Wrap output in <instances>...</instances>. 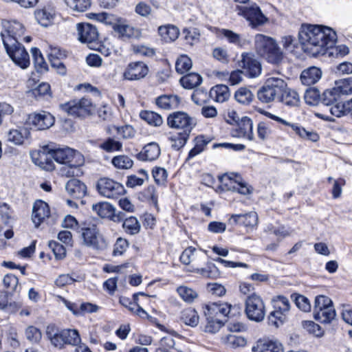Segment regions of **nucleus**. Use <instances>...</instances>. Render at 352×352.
Listing matches in <instances>:
<instances>
[{"label":"nucleus","instance_id":"f257e3e1","mask_svg":"<svg viewBox=\"0 0 352 352\" xmlns=\"http://www.w3.org/2000/svg\"><path fill=\"white\" fill-rule=\"evenodd\" d=\"M298 38L304 51L316 56L324 54L326 48L331 47L337 39V35L328 27L302 25Z\"/></svg>","mask_w":352,"mask_h":352},{"label":"nucleus","instance_id":"f03ea898","mask_svg":"<svg viewBox=\"0 0 352 352\" xmlns=\"http://www.w3.org/2000/svg\"><path fill=\"white\" fill-rule=\"evenodd\" d=\"M38 158H35L32 155V160L36 164H38L42 168L47 170H52L54 169V164L48 158H53L56 162L62 164H67V163L73 162L76 158L80 159L79 155H76L74 151L67 147L63 148L50 149L47 153L44 151L36 153Z\"/></svg>","mask_w":352,"mask_h":352},{"label":"nucleus","instance_id":"7ed1b4c3","mask_svg":"<svg viewBox=\"0 0 352 352\" xmlns=\"http://www.w3.org/2000/svg\"><path fill=\"white\" fill-rule=\"evenodd\" d=\"M254 46L258 54L265 58L269 63L278 65L282 62L283 53L274 38L257 34L254 38Z\"/></svg>","mask_w":352,"mask_h":352},{"label":"nucleus","instance_id":"20e7f679","mask_svg":"<svg viewBox=\"0 0 352 352\" xmlns=\"http://www.w3.org/2000/svg\"><path fill=\"white\" fill-rule=\"evenodd\" d=\"M46 335L50 343L58 349H63L65 345L78 346L81 339L76 329H58L54 324L47 327Z\"/></svg>","mask_w":352,"mask_h":352},{"label":"nucleus","instance_id":"39448f33","mask_svg":"<svg viewBox=\"0 0 352 352\" xmlns=\"http://www.w3.org/2000/svg\"><path fill=\"white\" fill-rule=\"evenodd\" d=\"M287 83L280 78L271 77L257 91V98L263 103H270L278 97L286 87Z\"/></svg>","mask_w":352,"mask_h":352},{"label":"nucleus","instance_id":"423d86ee","mask_svg":"<svg viewBox=\"0 0 352 352\" xmlns=\"http://www.w3.org/2000/svg\"><path fill=\"white\" fill-rule=\"evenodd\" d=\"M83 243L88 247L96 250H102L108 246V242L105 238L100 234L99 230L94 224L81 223L80 226Z\"/></svg>","mask_w":352,"mask_h":352},{"label":"nucleus","instance_id":"0eeeda50","mask_svg":"<svg viewBox=\"0 0 352 352\" xmlns=\"http://www.w3.org/2000/svg\"><path fill=\"white\" fill-rule=\"evenodd\" d=\"M3 45L7 54L16 65L22 69H25L29 66V54L19 41L8 38Z\"/></svg>","mask_w":352,"mask_h":352},{"label":"nucleus","instance_id":"6e6552de","mask_svg":"<svg viewBox=\"0 0 352 352\" xmlns=\"http://www.w3.org/2000/svg\"><path fill=\"white\" fill-rule=\"evenodd\" d=\"M236 10L239 15L243 16L249 22V25L252 28H257L268 21L267 17L255 3L248 6H237Z\"/></svg>","mask_w":352,"mask_h":352},{"label":"nucleus","instance_id":"1a4fd4ad","mask_svg":"<svg viewBox=\"0 0 352 352\" xmlns=\"http://www.w3.org/2000/svg\"><path fill=\"white\" fill-rule=\"evenodd\" d=\"M245 314L248 318L256 322L263 321L265 316V304L262 298L252 294L245 300Z\"/></svg>","mask_w":352,"mask_h":352},{"label":"nucleus","instance_id":"9d476101","mask_svg":"<svg viewBox=\"0 0 352 352\" xmlns=\"http://www.w3.org/2000/svg\"><path fill=\"white\" fill-rule=\"evenodd\" d=\"M61 108L69 115L76 117L87 116L92 113L94 109L91 100L87 98L69 101L61 104Z\"/></svg>","mask_w":352,"mask_h":352},{"label":"nucleus","instance_id":"9b49d317","mask_svg":"<svg viewBox=\"0 0 352 352\" xmlns=\"http://www.w3.org/2000/svg\"><path fill=\"white\" fill-rule=\"evenodd\" d=\"M195 124L194 119L184 111L173 112L167 118V125L170 128L182 129L185 134H190Z\"/></svg>","mask_w":352,"mask_h":352},{"label":"nucleus","instance_id":"f8f14e48","mask_svg":"<svg viewBox=\"0 0 352 352\" xmlns=\"http://www.w3.org/2000/svg\"><path fill=\"white\" fill-rule=\"evenodd\" d=\"M220 188L222 190L237 192L242 195L251 193L252 190L248 184L242 181L240 176L231 173L225 174L219 177Z\"/></svg>","mask_w":352,"mask_h":352},{"label":"nucleus","instance_id":"ddd939ff","mask_svg":"<svg viewBox=\"0 0 352 352\" xmlns=\"http://www.w3.org/2000/svg\"><path fill=\"white\" fill-rule=\"evenodd\" d=\"M96 187L100 195L109 199L117 198L124 192L121 184L107 177L100 178Z\"/></svg>","mask_w":352,"mask_h":352},{"label":"nucleus","instance_id":"4468645a","mask_svg":"<svg viewBox=\"0 0 352 352\" xmlns=\"http://www.w3.org/2000/svg\"><path fill=\"white\" fill-rule=\"evenodd\" d=\"M239 66L251 78L258 76L261 72V65L252 53H243Z\"/></svg>","mask_w":352,"mask_h":352},{"label":"nucleus","instance_id":"2eb2a0df","mask_svg":"<svg viewBox=\"0 0 352 352\" xmlns=\"http://www.w3.org/2000/svg\"><path fill=\"white\" fill-rule=\"evenodd\" d=\"M28 122L36 130H45L54 124V118L49 112L43 111L29 115Z\"/></svg>","mask_w":352,"mask_h":352},{"label":"nucleus","instance_id":"dca6fc26","mask_svg":"<svg viewBox=\"0 0 352 352\" xmlns=\"http://www.w3.org/2000/svg\"><path fill=\"white\" fill-rule=\"evenodd\" d=\"M148 73L146 64L141 61L131 63L123 73V78L128 80H139L144 78Z\"/></svg>","mask_w":352,"mask_h":352},{"label":"nucleus","instance_id":"f3484780","mask_svg":"<svg viewBox=\"0 0 352 352\" xmlns=\"http://www.w3.org/2000/svg\"><path fill=\"white\" fill-rule=\"evenodd\" d=\"M78 31L79 40L82 43H87L89 48H94L98 37L96 28L89 23L78 24Z\"/></svg>","mask_w":352,"mask_h":352},{"label":"nucleus","instance_id":"a211bd4d","mask_svg":"<svg viewBox=\"0 0 352 352\" xmlns=\"http://www.w3.org/2000/svg\"><path fill=\"white\" fill-rule=\"evenodd\" d=\"M67 56L66 52L58 46H50L48 58L53 67L56 68L57 72L60 75L66 74V68L61 60Z\"/></svg>","mask_w":352,"mask_h":352},{"label":"nucleus","instance_id":"6ab92c4d","mask_svg":"<svg viewBox=\"0 0 352 352\" xmlns=\"http://www.w3.org/2000/svg\"><path fill=\"white\" fill-rule=\"evenodd\" d=\"M253 123L250 118L243 117L236 124V127L232 130V135L236 138H244L248 140L254 139L252 132Z\"/></svg>","mask_w":352,"mask_h":352},{"label":"nucleus","instance_id":"aec40b11","mask_svg":"<svg viewBox=\"0 0 352 352\" xmlns=\"http://www.w3.org/2000/svg\"><path fill=\"white\" fill-rule=\"evenodd\" d=\"M3 27L5 30L1 32L3 44H5L6 39L8 38L19 41V39L25 32L24 26L18 21L6 22L4 23Z\"/></svg>","mask_w":352,"mask_h":352},{"label":"nucleus","instance_id":"412c9836","mask_svg":"<svg viewBox=\"0 0 352 352\" xmlns=\"http://www.w3.org/2000/svg\"><path fill=\"white\" fill-rule=\"evenodd\" d=\"M50 215V210L47 203L43 201H36L32 208V219L38 228L39 225Z\"/></svg>","mask_w":352,"mask_h":352},{"label":"nucleus","instance_id":"4be33fe9","mask_svg":"<svg viewBox=\"0 0 352 352\" xmlns=\"http://www.w3.org/2000/svg\"><path fill=\"white\" fill-rule=\"evenodd\" d=\"M185 270L188 272L195 273L204 278H217L221 275L220 270L217 265H185Z\"/></svg>","mask_w":352,"mask_h":352},{"label":"nucleus","instance_id":"5701e85b","mask_svg":"<svg viewBox=\"0 0 352 352\" xmlns=\"http://www.w3.org/2000/svg\"><path fill=\"white\" fill-rule=\"evenodd\" d=\"M56 10L54 8L48 4L42 9H38L34 12V16L37 22L43 27L50 25L54 19Z\"/></svg>","mask_w":352,"mask_h":352},{"label":"nucleus","instance_id":"b1692460","mask_svg":"<svg viewBox=\"0 0 352 352\" xmlns=\"http://www.w3.org/2000/svg\"><path fill=\"white\" fill-rule=\"evenodd\" d=\"M258 221L257 213L254 211L243 214H232L229 222L233 224H243L248 228L252 229L257 226Z\"/></svg>","mask_w":352,"mask_h":352},{"label":"nucleus","instance_id":"393cba45","mask_svg":"<svg viewBox=\"0 0 352 352\" xmlns=\"http://www.w3.org/2000/svg\"><path fill=\"white\" fill-rule=\"evenodd\" d=\"M231 310V305L227 302H213L205 307L204 314L218 318L219 316H227Z\"/></svg>","mask_w":352,"mask_h":352},{"label":"nucleus","instance_id":"a878e982","mask_svg":"<svg viewBox=\"0 0 352 352\" xmlns=\"http://www.w3.org/2000/svg\"><path fill=\"white\" fill-rule=\"evenodd\" d=\"M220 34L227 39L228 43L239 47H245L251 43L250 39L245 35L237 34L230 30L221 29Z\"/></svg>","mask_w":352,"mask_h":352},{"label":"nucleus","instance_id":"bb28decb","mask_svg":"<svg viewBox=\"0 0 352 352\" xmlns=\"http://www.w3.org/2000/svg\"><path fill=\"white\" fill-rule=\"evenodd\" d=\"M65 190L74 199H81L87 193L85 184L77 179H69L65 185Z\"/></svg>","mask_w":352,"mask_h":352},{"label":"nucleus","instance_id":"cd10ccee","mask_svg":"<svg viewBox=\"0 0 352 352\" xmlns=\"http://www.w3.org/2000/svg\"><path fill=\"white\" fill-rule=\"evenodd\" d=\"M160 153L159 145L155 142H151L144 146L138 155V158L142 161H154L160 157Z\"/></svg>","mask_w":352,"mask_h":352},{"label":"nucleus","instance_id":"c85d7f7f","mask_svg":"<svg viewBox=\"0 0 352 352\" xmlns=\"http://www.w3.org/2000/svg\"><path fill=\"white\" fill-rule=\"evenodd\" d=\"M155 102L160 108L170 110L179 107L180 98L176 95H162L156 98Z\"/></svg>","mask_w":352,"mask_h":352},{"label":"nucleus","instance_id":"c756f323","mask_svg":"<svg viewBox=\"0 0 352 352\" xmlns=\"http://www.w3.org/2000/svg\"><path fill=\"white\" fill-rule=\"evenodd\" d=\"M322 77V71L317 67H310L302 71L300 80L304 85H311L317 82Z\"/></svg>","mask_w":352,"mask_h":352},{"label":"nucleus","instance_id":"7c9ffc66","mask_svg":"<svg viewBox=\"0 0 352 352\" xmlns=\"http://www.w3.org/2000/svg\"><path fill=\"white\" fill-rule=\"evenodd\" d=\"M82 163V160L80 157L78 159V162L77 160H75L73 162L63 164L60 170V174L67 177L80 176L82 174L80 167Z\"/></svg>","mask_w":352,"mask_h":352},{"label":"nucleus","instance_id":"2f4dec72","mask_svg":"<svg viewBox=\"0 0 352 352\" xmlns=\"http://www.w3.org/2000/svg\"><path fill=\"white\" fill-rule=\"evenodd\" d=\"M278 101L289 107H296L300 102V98L296 91L286 87L280 94Z\"/></svg>","mask_w":352,"mask_h":352},{"label":"nucleus","instance_id":"473e14b6","mask_svg":"<svg viewBox=\"0 0 352 352\" xmlns=\"http://www.w3.org/2000/svg\"><path fill=\"white\" fill-rule=\"evenodd\" d=\"M210 96L216 102H223L229 99L230 94L228 86L218 85L210 89Z\"/></svg>","mask_w":352,"mask_h":352},{"label":"nucleus","instance_id":"72a5a7b5","mask_svg":"<svg viewBox=\"0 0 352 352\" xmlns=\"http://www.w3.org/2000/svg\"><path fill=\"white\" fill-rule=\"evenodd\" d=\"M158 32L162 38L166 42H171L176 40L179 34V29L173 25L160 26Z\"/></svg>","mask_w":352,"mask_h":352},{"label":"nucleus","instance_id":"f704fd0d","mask_svg":"<svg viewBox=\"0 0 352 352\" xmlns=\"http://www.w3.org/2000/svg\"><path fill=\"white\" fill-rule=\"evenodd\" d=\"M113 30L118 34L119 36L122 38L135 37L138 34L137 30L125 23L121 19H119L118 23L114 26Z\"/></svg>","mask_w":352,"mask_h":352},{"label":"nucleus","instance_id":"c9c22d12","mask_svg":"<svg viewBox=\"0 0 352 352\" xmlns=\"http://www.w3.org/2000/svg\"><path fill=\"white\" fill-rule=\"evenodd\" d=\"M29 132L25 129H12L8 133V141L15 145H21L28 139Z\"/></svg>","mask_w":352,"mask_h":352},{"label":"nucleus","instance_id":"e433bc0d","mask_svg":"<svg viewBox=\"0 0 352 352\" xmlns=\"http://www.w3.org/2000/svg\"><path fill=\"white\" fill-rule=\"evenodd\" d=\"M181 320L186 325L196 327L199 320V317L195 309L187 308L182 311Z\"/></svg>","mask_w":352,"mask_h":352},{"label":"nucleus","instance_id":"4c0bfd02","mask_svg":"<svg viewBox=\"0 0 352 352\" xmlns=\"http://www.w3.org/2000/svg\"><path fill=\"white\" fill-rule=\"evenodd\" d=\"M254 94L251 90L245 87H241L235 92L234 98L240 104H250L254 100Z\"/></svg>","mask_w":352,"mask_h":352},{"label":"nucleus","instance_id":"58836bf2","mask_svg":"<svg viewBox=\"0 0 352 352\" xmlns=\"http://www.w3.org/2000/svg\"><path fill=\"white\" fill-rule=\"evenodd\" d=\"M202 81L201 76L196 73H190L180 79L182 85L185 89H191L199 86Z\"/></svg>","mask_w":352,"mask_h":352},{"label":"nucleus","instance_id":"ea45409f","mask_svg":"<svg viewBox=\"0 0 352 352\" xmlns=\"http://www.w3.org/2000/svg\"><path fill=\"white\" fill-rule=\"evenodd\" d=\"M314 318L321 323H329L336 317V311L333 307H326V309L314 312Z\"/></svg>","mask_w":352,"mask_h":352},{"label":"nucleus","instance_id":"a19ab883","mask_svg":"<svg viewBox=\"0 0 352 352\" xmlns=\"http://www.w3.org/2000/svg\"><path fill=\"white\" fill-rule=\"evenodd\" d=\"M340 98V93L337 88L325 90L320 95V102L326 106L333 105Z\"/></svg>","mask_w":352,"mask_h":352},{"label":"nucleus","instance_id":"79ce46f5","mask_svg":"<svg viewBox=\"0 0 352 352\" xmlns=\"http://www.w3.org/2000/svg\"><path fill=\"white\" fill-rule=\"evenodd\" d=\"M92 209L102 218H110L113 212V207L107 202L93 204Z\"/></svg>","mask_w":352,"mask_h":352},{"label":"nucleus","instance_id":"37998d69","mask_svg":"<svg viewBox=\"0 0 352 352\" xmlns=\"http://www.w3.org/2000/svg\"><path fill=\"white\" fill-rule=\"evenodd\" d=\"M124 231L131 235L136 234L140 231V224L135 217L126 218L122 223Z\"/></svg>","mask_w":352,"mask_h":352},{"label":"nucleus","instance_id":"c03bdc74","mask_svg":"<svg viewBox=\"0 0 352 352\" xmlns=\"http://www.w3.org/2000/svg\"><path fill=\"white\" fill-rule=\"evenodd\" d=\"M140 116L148 124L155 126H159L163 123L162 116L153 111H142L140 112Z\"/></svg>","mask_w":352,"mask_h":352},{"label":"nucleus","instance_id":"a18cd8bd","mask_svg":"<svg viewBox=\"0 0 352 352\" xmlns=\"http://www.w3.org/2000/svg\"><path fill=\"white\" fill-rule=\"evenodd\" d=\"M291 128L296 134L302 139L312 142H316L319 139V135L316 132H314L313 131H308L296 124L295 125H291Z\"/></svg>","mask_w":352,"mask_h":352},{"label":"nucleus","instance_id":"49530a36","mask_svg":"<svg viewBox=\"0 0 352 352\" xmlns=\"http://www.w3.org/2000/svg\"><path fill=\"white\" fill-rule=\"evenodd\" d=\"M192 65L191 59L186 55L179 56L175 63L176 71L181 74L188 72Z\"/></svg>","mask_w":352,"mask_h":352},{"label":"nucleus","instance_id":"de8ad7c7","mask_svg":"<svg viewBox=\"0 0 352 352\" xmlns=\"http://www.w3.org/2000/svg\"><path fill=\"white\" fill-rule=\"evenodd\" d=\"M113 165L120 169H129L133 166V160L127 155H118L112 159Z\"/></svg>","mask_w":352,"mask_h":352},{"label":"nucleus","instance_id":"09e8293b","mask_svg":"<svg viewBox=\"0 0 352 352\" xmlns=\"http://www.w3.org/2000/svg\"><path fill=\"white\" fill-rule=\"evenodd\" d=\"M306 103L310 105H316L320 101L319 90L315 87L307 89L304 95Z\"/></svg>","mask_w":352,"mask_h":352},{"label":"nucleus","instance_id":"8fccbe9b","mask_svg":"<svg viewBox=\"0 0 352 352\" xmlns=\"http://www.w3.org/2000/svg\"><path fill=\"white\" fill-rule=\"evenodd\" d=\"M34 65L38 72H43L47 69V64L43 57V55L38 48L33 47L31 50Z\"/></svg>","mask_w":352,"mask_h":352},{"label":"nucleus","instance_id":"3c124183","mask_svg":"<svg viewBox=\"0 0 352 352\" xmlns=\"http://www.w3.org/2000/svg\"><path fill=\"white\" fill-rule=\"evenodd\" d=\"M286 315L276 309L272 311L268 316V324L278 327L282 325L286 320Z\"/></svg>","mask_w":352,"mask_h":352},{"label":"nucleus","instance_id":"603ef678","mask_svg":"<svg viewBox=\"0 0 352 352\" xmlns=\"http://www.w3.org/2000/svg\"><path fill=\"white\" fill-rule=\"evenodd\" d=\"M99 147L107 152L119 151L122 148V144L111 138H109L101 143Z\"/></svg>","mask_w":352,"mask_h":352},{"label":"nucleus","instance_id":"864d4df0","mask_svg":"<svg viewBox=\"0 0 352 352\" xmlns=\"http://www.w3.org/2000/svg\"><path fill=\"white\" fill-rule=\"evenodd\" d=\"M180 297L187 302H192L198 296L197 293L191 288L180 286L177 289Z\"/></svg>","mask_w":352,"mask_h":352},{"label":"nucleus","instance_id":"5fc2aeb1","mask_svg":"<svg viewBox=\"0 0 352 352\" xmlns=\"http://www.w3.org/2000/svg\"><path fill=\"white\" fill-rule=\"evenodd\" d=\"M94 19L107 25H111L114 30V26L118 23L120 19H117L114 15L107 12H100L94 14Z\"/></svg>","mask_w":352,"mask_h":352},{"label":"nucleus","instance_id":"6e6d98bb","mask_svg":"<svg viewBox=\"0 0 352 352\" xmlns=\"http://www.w3.org/2000/svg\"><path fill=\"white\" fill-rule=\"evenodd\" d=\"M274 309L287 314L290 309V303L289 300L283 296H278L274 300Z\"/></svg>","mask_w":352,"mask_h":352},{"label":"nucleus","instance_id":"4d7b16f0","mask_svg":"<svg viewBox=\"0 0 352 352\" xmlns=\"http://www.w3.org/2000/svg\"><path fill=\"white\" fill-rule=\"evenodd\" d=\"M65 2L70 8L78 12L85 11L91 5L89 0H65Z\"/></svg>","mask_w":352,"mask_h":352},{"label":"nucleus","instance_id":"13d9d810","mask_svg":"<svg viewBox=\"0 0 352 352\" xmlns=\"http://www.w3.org/2000/svg\"><path fill=\"white\" fill-rule=\"evenodd\" d=\"M208 141H206L204 139V136L197 137L195 139V145L190 151L188 154V158H192L196 156L197 155L201 153L204 150L205 146L208 144Z\"/></svg>","mask_w":352,"mask_h":352},{"label":"nucleus","instance_id":"bf43d9fd","mask_svg":"<svg viewBox=\"0 0 352 352\" xmlns=\"http://www.w3.org/2000/svg\"><path fill=\"white\" fill-rule=\"evenodd\" d=\"M261 352H283L282 344L277 341H265L260 346Z\"/></svg>","mask_w":352,"mask_h":352},{"label":"nucleus","instance_id":"052dcab7","mask_svg":"<svg viewBox=\"0 0 352 352\" xmlns=\"http://www.w3.org/2000/svg\"><path fill=\"white\" fill-rule=\"evenodd\" d=\"M333 307L332 300L329 297L323 295L318 296L315 299L314 312Z\"/></svg>","mask_w":352,"mask_h":352},{"label":"nucleus","instance_id":"680f3d73","mask_svg":"<svg viewBox=\"0 0 352 352\" xmlns=\"http://www.w3.org/2000/svg\"><path fill=\"white\" fill-rule=\"evenodd\" d=\"M25 333L26 338L32 343H38L42 338L40 329L34 326H29Z\"/></svg>","mask_w":352,"mask_h":352},{"label":"nucleus","instance_id":"e2e57ef3","mask_svg":"<svg viewBox=\"0 0 352 352\" xmlns=\"http://www.w3.org/2000/svg\"><path fill=\"white\" fill-rule=\"evenodd\" d=\"M206 317L207 320V324L205 327L206 332L214 333L218 331L222 326V323L219 319L214 317H210L209 316H206Z\"/></svg>","mask_w":352,"mask_h":352},{"label":"nucleus","instance_id":"0e129e2a","mask_svg":"<svg viewBox=\"0 0 352 352\" xmlns=\"http://www.w3.org/2000/svg\"><path fill=\"white\" fill-rule=\"evenodd\" d=\"M49 247L52 249L56 260H60L65 256L66 250L63 245L52 241L49 242Z\"/></svg>","mask_w":352,"mask_h":352},{"label":"nucleus","instance_id":"69168bd1","mask_svg":"<svg viewBox=\"0 0 352 352\" xmlns=\"http://www.w3.org/2000/svg\"><path fill=\"white\" fill-rule=\"evenodd\" d=\"M226 341L227 344L232 348L243 347L247 344L243 337L231 334L227 336Z\"/></svg>","mask_w":352,"mask_h":352},{"label":"nucleus","instance_id":"338daca9","mask_svg":"<svg viewBox=\"0 0 352 352\" xmlns=\"http://www.w3.org/2000/svg\"><path fill=\"white\" fill-rule=\"evenodd\" d=\"M152 173L155 182L158 185H162L166 182L168 174L166 170L164 168L155 167Z\"/></svg>","mask_w":352,"mask_h":352},{"label":"nucleus","instance_id":"774afa93","mask_svg":"<svg viewBox=\"0 0 352 352\" xmlns=\"http://www.w3.org/2000/svg\"><path fill=\"white\" fill-rule=\"evenodd\" d=\"M183 33L184 34L185 40L188 44L191 45L194 43L197 42L199 39L200 34L197 29L196 28H192L188 29H184Z\"/></svg>","mask_w":352,"mask_h":352}]
</instances>
